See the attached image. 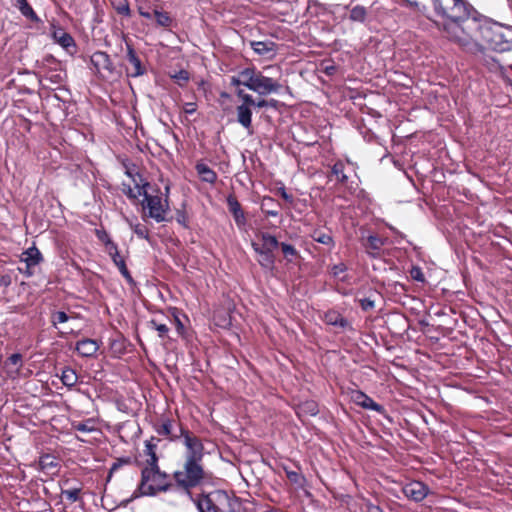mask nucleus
Wrapping results in <instances>:
<instances>
[{
  "label": "nucleus",
  "instance_id": "obj_19",
  "mask_svg": "<svg viewBox=\"0 0 512 512\" xmlns=\"http://www.w3.org/2000/svg\"><path fill=\"white\" fill-rule=\"evenodd\" d=\"M53 40L59 44L63 49L69 51V48H75L76 43L70 33L64 31L62 28H55L52 32Z\"/></svg>",
  "mask_w": 512,
  "mask_h": 512
},
{
  "label": "nucleus",
  "instance_id": "obj_5",
  "mask_svg": "<svg viewBox=\"0 0 512 512\" xmlns=\"http://www.w3.org/2000/svg\"><path fill=\"white\" fill-rule=\"evenodd\" d=\"M147 187H149V183L147 181H145L142 185L136 184L138 195L143 196V200L141 201V206L144 211L143 218H151L157 223L169 221V219L166 218L168 202L166 201V205L164 206L162 204L161 197L149 194L146 189Z\"/></svg>",
  "mask_w": 512,
  "mask_h": 512
},
{
  "label": "nucleus",
  "instance_id": "obj_24",
  "mask_svg": "<svg viewBox=\"0 0 512 512\" xmlns=\"http://www.w3.org/2000/svg\"><path fill=\"white\" fill-rule=\"evenodd\" d=\"M195 170L201 181L209 184H214L217 181V173L204 162H197Z\"/></svg>",
  "mask_w": 512,
  "mask_h": 512
},
{
  "label": "nucleus",
  "instance_id": "obj_44",
  "mask_svg": "<svg viewBox=\"0 0 512 512\" xmlns=\"http://www.w3.org/2000/svg\"><path fill=\"white\" fill-rule=\"evenodd\" d=\"M140 497H147V495H137V488H136L129 498L123 499L118 505L113 506V507H108L106 505H103V507L109 511H113L117 507L126 508L131 502H133L134 500H136Z\"/></svg>",
  "mask_w": 512,
  "mask_h": 512
},
{
  "label": "nucleus",
  "instance_id": "obj_51",
  "mask_svg": "<svg viewBox=\"0 0 512 512\" xmlns=\"http://www.w3.org/2000/svg\"><path fill=\"white\" fill-rule=\"evenodd\" d=\"M115 9H116L117 13L122 16H125V17L131 16V9H130V6H129V3L127 0H123L122 2H120L119 5H117L115 7Z\"/></svg>",
  "mask_w": 512,
  "mask_h": 512
},
{
  "label": "nucleus",
  "instance_id": "obj_43",
  "mask_svg": "<svg viewBox=\"0 0 512 512\" xmlns=\"http://www.w3.org/2000/svg\"><path fill=\"white\" fill-rule=\"evenodd\" d=\"M151 329H154L158 332V336L161 339H165L168 336L169 328L166 324L158 323L156 320L152 319L148 323Z\"/></svg>",
  "mask_w": 512,
  "mask_h": 512
},
{
  "label": "nucleus",
  "instance_id": "obj_31",
  "mask_svg": "<svg viewBox=\"0 0 512 512\" xmlns=\"http://www.w3.org/2000/svg\"><path fill=\"white\" fill-rule=\"evenodd\" d=\"M344 169L345 164L340 160L336 161L331 167V174L335 176L337 182L341 184H346L348 181V176L344 172Z\"/></svg>",
  "mask_w": 512,
  "mask_h": 512
},
{
  "label": "nucleus",
  "instance_id": "obj_32",
  "mask_svg": "<svg viewBox=\"0 0 512 512\" xmlns=\"http://www.w3.org/2000/svg\"><path fill=\"white\" fill-rule=\"evenodd\" d=\"M61 381L66 387H73L78 381V376L74 369L71 367H65L61 373Z\"/></svg>",
  "mask_w": 512,
  "mask_h": 512
},
{
  "label": "nucleus",
  "instance_id": "obj_47",
  "mask_svg": "<svg viewBox=\"0 0 512 512\" xmlns=\"http://www.w3.org/2000/svg\"><path fill=\"white\" fill-rule=\"evenodd\" d=\"M73 428L82 433H90L95 430V427L91 425V420L74 423Z\"/></svg>",
  "mask_w": 512,
  "mask_h": 512
},
{
  "label": "nucleus",
  "instance_id": "obj_22",
  "mask_svg": "<svg viewBox=\"0 0 512 512\" xmlns=\"http://www.w3.org/2000/svg\"><path fill=\"white\" fill-rule=\"evenodd\" d=\"M57 91L50 93L46 99L51 102L54 106L60 107L61 104L66 105L71 100V92L66 87H58Z\"/></svg>",
  "mask_w": 512,
  "mask_h": 512
},
{
  "label": "nucleus",
  "instance_id": "obj_20",
  "mask_svg": "<svg viewBox=\"0 0 512 512\" xmlns=\"http://www.w3.org/2000/svg\"><path fill=\"white\" fill-rule=\"evenodd\" d=\"M251 246L255 253H257L260 256L259 264L262 268L265 269H273L275 266V256L272 251L266 249L261 250L260 245L256 242H252Z\"/></svg>",
  "mask_w": 512,
  "mask_h": 512
},
{
  "label": "nucleus",
  "instance_id": "obj_46",
  "mask_svg": "<svg viewBox=\"0 0 512 512\" xmlns=\"http://www.w3.org/2000/svg\"><path fill=\"white\" fill-rule=\"evenodd\" d=\"M69 319L70 317L65 311H56L52 314L51 322L56 327L57 324L66 323Z\"/></svg>",
  "mask_w": 512,
  "mask_h": 512
},
{
  "label": "nucleus",
  "instance_id": "obj_12",
  "mask_svg": "<svg viewBox=\"0 0 512 512\" xmlns=\"http://www.w3.org/2000/svg\"><path fill=\"white\" fill-rule=\"evenodd\" d=\"M226 203L229 212L232 214L233 219L238 228L246 225V217L241 204L233 194H229L226 198Z\"/></svg>",
  "mask_w": 512,
  "mask_h": 512
},
{
  "label": "nucleus",
  "instance_id": "obj_50",
  "mask_svg": "<svg viewBox=\"0 0 512 512\" xmlns=\"http://www.w3.org/2000/svg\"><path fill=\"white\" fill-rule=\"evenodd\" d=\"M358 303L364 312H368L375 307V300L371 296L359 299Z\"/></svg>",
  "mask_w": 512,
  "mask_h": 512
},
{
  "label": "nucleus",
  "instance_id": "obj_55",
  "mask_svg": "<svg viewBox=\"0 0 512 512\" xmlns=\"http://www.w3.org/2000/svg\"><path fill=\"white\" fill-rule=\"evenodd\" d=\"M303 407L311 416H316L319 412L318 406L314 401L305 402Z\"/></svg>",
  "mask_w": 512,
  "mask_h": 512
},
{
  "label": "nucleus",
  "instance_id": "obj_18",
  "mask_svg": "<svg viewBox=\"0 0 512 512\" xmlns=\"http://www.w3.org/2000/svg\"><path fill=\"white\" fill-rule=\"evenodd\" d=\"M12 5L19 10L21 15L33 23H40L41 19L34 11L28 0H11Z\"/></svg>",
  "mask_w": 512,
  "mask_h": 512
},
{
  "label": "nucleus",
  "instance_id": "obj_53",
  "mask_svg": "<svg viewBox=\"0 0 512 512\" xmlns=\"http://www.w3.org/2000/svg\"><path fill=\"white\" fill-rule=\"evenodd\" d=\"M159 457L158 455L149 456L146 460V465L143 468H151L154 471H157L159 467Z\"/></svg>",
  "mask_w": 512,
  "mask_h": 512
},
{
  "label": "nucleus",
  "instance_id": "obj_39",
  "mask_svg": "<svg viewBox=\"0 0 512 512\" xmlns=\"http://www.w3.org/2000/svg\"><path fill=\"white\" fill-rule=\"evenodd\" d=\"M249 78V67H246L239 71L238 75L232 76L230 78V85L237 88H240V86L245 87V81Z\"/></svg>",
  "mask_w": 512,
  "mask_h": 512
},
{
  "label": "nucleus",
  "instance_id": "obj_25",
  "mask_svg": "<svg viewBox=\"0 0 512 512\" xmlns=\"http://www.w3.org/2000/svg\"><path fill=\"white\" fill-rule=\"evenodd\" d=\"M384 244L385 240L376 234L369 235L366 241L363 242V246L367 249V253L372 257L376 256Z\"/></svg>",
  "mask_w": 512,
  "mask_h": 512
},
{
  "label": "nucleus",
  "instance_id": "obj_4",
  "mask_svg": "<svg viewBox=\"0 0 512 512\" xmlns=\"http://www.w3.org/2000/svg\"><path fill=\"white\" fill-rule=\"evenodd\" d=\"M202 460H185L184 471H175L173 477L178 486L185 490L189 498H193L192 488L199 486L205 475Z\"/></svg>",
  "mask_w": 512,
  "mask_h": 512
},
{
  "label": "nucleus",
  "instance_id": "obj_16",
  "mask_svg": "<svg viewBox=\"0 0 512 512\" xmlns=\"http://www.w3.org/2000/svg\"><path fill=\"white\" fill-rule=\"evenodd\" d=\"M99 349V343L90 338H84L77 341L75 350L83 357H93Z\"/></svg>",
  "mask_w": 512,
  "mask_h": 512
},
{
  "label": "nucleus",
  "instance_id": "obj_11",
  "mask_svg": "<svg viewBox=\"0 0 512 512\" xmlns=\"http://www.w3.org/2000/svg\"><path fill=\"white\" fill-rule=\"evenodd\" d=\"M126 50V59L133 66V71L129 72L127 70V75L134 78L144 75L146 73V68L143 65L140 57L137 55L134 47L131 44L126 43Z\"/></svg>",
  "mask_w": 512,
  "mask_h": 512
},
{
  "label": "nucleus",
  "instance_id": "obj_21",
  "mask_svg": "<svg viewBox=\"0 0 512 512\" xmlns=\"http://www.w3.org/2000/svg\"><path fill=\"white\" fill-rule=\"evenodd\" d=\"M43 261V256L40 250L35 246H31L22 252L20 263L36 267Z\"/></svg>",
  "mask_w": 512,
  "mask_h": 512
},
{
  "label": "nucleus",
  "instance_id": "obj_61",
  "mask_svg": "<svg viewBox=\"0 0 512 512\" xmlns=\"http://www.w3.org/2000/svg\"><path fill=\"white\" fill-rule=\"evenodd\" d=\"M123 193L129 198V199H136L139 195L138 192L135 193L134 190L131 188L129 184L123 183Z\"/></svg>",
  "mask_w": 512,
  "mask_h": 512
},
{
  "label": "nucleus",
  "instance_id": "obj_37",
  "mask_svg": "<svg viewBox=\"0 0 512 512\" xmlns=\"http://www.w3.org/2000/svg\"><path fill=\"white\" fill-rule=\"evenodd\" d=\"M284 106V103L280 102L276 99H265V98H259L255 99L254 108H273L274 110L279 111Z\"/></svg>",
  "mask_w": 512,
  "mask_h": 512
},
{
  "label": "nucleus",
  "instance_id": "obj_1",
  "mask_svg": "<svg viewBox=\"0 0 512 512\" xmlns=\"http://www.w3.org/2000/svg\"><path fill=\"white\" fill-rule=\"evenodd\" d=\"M435 13L446 19L443 28L449 39L462 45H468L467 34L473 32L472 18L476 9L465 0H451L448 8L442 0H432Z\"/></svg>",
  "mask_w": 512,
  "mask_h": 512
},
{
  "label": "nucleus",
  "instance_id": "obj_56",
  "mask_svg": "<svg viewBox=\"0 0 512 512\" xmlns=\"http://www.w3.org/2000/svg\"><path fill=\"white\" fill-rule=\"evenodd\" d=\"M347 266L345 263H338V264H335L332 266L331 268V274L334 276V277H338L340 274L344 273L347 271Z\"/></svg>",
  "mask_w": 512,
  "mask_h": 512
},
{
  "label": "nucleus",
  "instance_id": "obj_23",
  "mask_svg": "<svg viewBox=\"0 0 512 512\" xmlns=\"http://www.w3.org/2000/svg\"><path fill=\"white\" fill-rule=\"evenodd\" d=\"M108 255L110 256L114 265L117 266V268L119 269V272L126 279V281L129 284H135V281L126 266L125 260L123 259V257L120 256L119 250L116 249L115 251L111 252Z\"/></svg>",
  "mask_w": 512,
  "mask_h": 512
},
{
  "label": "nucleus",
  "instance_id": "obj_49",
  "mask_svg": "<svg viewBox=\"0 0 512 512\" xmlns=\"http://www.w3.org/2000/svg\"><path fill=\"white\" fill-rule=\"evenodd\" d=\"M409 274H410V277L414 281L421 282V283L425 282V276H424V273H423L421 267H419L417 265L412 266L409 271Z\"/></svg>",
  "mask_w": 512,
  "mask_h": 512
},
{
  "label": "nucleus",
  "instance_id": "obj_59",
  "mask_svg": "<svg viewBox=\"0 0 512 512\" xmlns=\"http://www.w3.org/2000/svg\"><path fill=\"white\" fill-rule=\"evenodd\" d=\"M144 453L146 456L157 455V447L156 444H151V441H145V450Z\"/></svg>",
  "mask_w": 512,
  "mask_h": 512
},
{
  "label": "nucleus",
  "instance_id": "obj_52",
  "mask_svg": "<svg viewBox=\"0 0 512 512\" xmlns=\"http://www.w3.org/2000/svg\"><path fill=\"white\" fill-rule=\"evenodd\" d=\"M176 221L178 224H180L184 228H189L188 216L185 211H183V210L176 211Z\"/></svg>",
  "mask_w": 512,
  "mask_h": 512
},
{
  "label": "nucleus",
  "instance_id": "obj_54",
  "mask_svg": "<svg viewBox=\"0 0 512 512\" xmlns=\"http://www.w3.org/2000/svg\"><path fill=\"white\" fill-rule=\"evenodd\" d=\"M131 459L130 457H121L116 462H114L110 468V474H112L114 471H116L118 468H120L122 465L130 464Z\"/></svg>",
  "mask_w": 512,
  "mask_h": 512
},
{
  "label": "nucleus",
  "instance_id": "obj_3",
  "mask_svg": "<svg viewBox=\"0 0 512 512\" xmlns=\"http://www.w3.org/2000/svg\"><path fill=\"white\" fill-rule=\"evenodd\" d=\"M245 87L260 96L270 94L291 95L289 86H284L278 80L264 75L262 71L254 66L249 67V78L245 81Z\"/></svg>",
  "mask_w": 512,
  "mask_h": 512
},
{
  "label": "nucleus",
  "instance_id": "obj_41",
  "mask_svg": "<svg viewBox=\"0 0 512 512\" xmlns=\"http://www.w3.org/2000/svg\"><path fill=\"white\" fill-rule=\"evenodd\" d=\"M279 247L281 248L284 257L289 262L292 261L293 258L299 256L298 250L290 243L281 242Z\"/></svg>",
  "mask_w": 512,
  "mask_h": 512
},
{
  "label": "nucleus",
  "instance_id": "obj_36",
  "mask_svg": "<svg viewBox=\"0 0 512 512\" xmlns=\"http://www.w3.org/2000/svg\"><path fill=\"white\" fill-rule=\"evenodd\" d=\"M123 164V167L125 169V175L129 178L132 179V181L136 184H139L136 180V178L138 177L140 179V181H142L143 183L145 182V180L143 179L142 175L137 171V167L135 164L131 163L130 161L128 160H125L122 162Z\"/></svg>",
  "mask_w": 512,
  "mask_h": 512
},
{
  "label": "nucleus",
  "instance_id": "obj_30",
  "mask_svg": "<svg viewBox=\"0 0 512 512\" xmlns=\"http://www.w3.org/2000/svg\"><path fill=\"white\" fill-rule=\"evenodd\" d=\"M311 238L320 244L326 245L329 248H333L335 246V241L330 234H327L319 229H316L311 234Z\"/></svg>",
  "mask_w": 512,
  "mask_h": 512
},
{
  "label": "nucleus",
  "instance_id": "obj_35",
  "mask_svg": "<svg viewBox=\"0 0 512 512\" xmlns=\"http://www.w3.org/2000/svg\"><path fill=\"white\" fill-rule=\"evenodd\" d=\"M44 79L48 80L52 84L61 85L66 79V73L62 70L61 66L55 67L47 73Z\"/></svg>",
  "mask_w": 512,
  "mask_h": 512
},
{
  "label": "nucleus",
  "instance_id": "obj_14",
  "mask_svg": "<svg viewBox=\"0 0 512 512\" xmlns=\"http://www.w3.org/2000/svg\"><path fill=\"white\" fill-rule=\"evenodd\" d=\"M156 433L159 436L168 437L170 441L174 442L181 438L180 426L178 427V433L173 432L172 420L168 417H162L161 423L154 426Z\"/></svg>",
  "mask_w": 512,
  "mask_h": 512
},
{
  "label": "nucleus",
  "instance_id": "obj_57",
  "mask_svg": "<svg viewBox=\"0 0 512 512\" xmlns=\"http://www.w3.org/2000/svg\"><path fill=\"white\" fill-rule=\"evenodd\" d=\"M154 9L155 8L139 6L138 12L142 17L146 19H152L154 18Z\"/></svg>",
  "mask_w": 512,
  "mask_h": 512
},
{
  "label": "nucleus",
  "instance_id": "obj_28",
  "mask_svg": "<svg viewBox=\"0 0 512 512\" xmlns=\"http://www.w3.org/2000/svg\"><path fill=\"white\" fill-rule=\"evenodd\" d=\"M96 236L98 240L104 244L108 254L118 249L117 244L111 239L110 235L104 229H97Z\"/></svg>",
  "mask_w": 512,
  "mask_h": 512
},
{
  "label": "nucleus",
  "instance_id": "obj_13",
  "mask_svg": "<svg viewBox=\"0 0 512 512\" xmlns=\"http://www.w3.org/2000/svg\"><path fill=\"white\" fill-rule=\"evenodd\" d=\"M90 62L98 72L106 70L111 73L114 70L113 62L109 54L104 51L94 52L90 57Z\"/></svg>",
  "mask_w": 512,
  "mask_h": 512
},
{
  "label": "nucleus",
  "instance_id": "obj_45",
  "mask_svg": "<svg viewBox=\"0 0 512 512\" xmlns=\"http://www.w3.org/2000/svg\"><path fill=\"white\" fill-rule=\"evenodd\" d=\"M130 227L132 228L133 232L136 234L138 238L145 239L149 241V232L146 226L136 223L132 224L130 223Z\"/></svg>",
  "mask_w": 512,
  "mask_h": 512
},
{
  "label": "nucleus",
  "instance_id": "obj_6",
  "mask_svg": "<svg viewBox=\"0 0 512 512\" xmlns=\"http://www.w3.org/2000/svg\"><path fill=\"white\" fill-rule=\"evenodd\" d=\"M189 499L195 504L198 512H219L218 503L228 501L229 495L220 489L209 492L202 490L199 494L193 493V498Z\"/></svg>",
  "mask_w": 512,
  "mask_h": 512
},
{
  "label": "nucleus",
  "instance_id": "obj_26",
  "mask_svg": "<svg viewBox=\"0 0 512 512\" xmlns=\"http://www.w3.org/2000/svg\"><path fill=\"white\" fill-rule=\"evenodd\" d=\"M324 320L326 324L346 329L350 327L349 321L335 310H330L325 314Z\"/></svg>",
  "mask_w": 512,
  "mask_h": 512
},
{
  "label": "nucleus",
  "instance_id": "obj_7",
  "mask_svg": "<svg viewBox=\"0 0 512 512\" xmlns=\"http://www.w3.org/2000/svg\"><path fill=\"white\" fill-rule=\"evenodd\" d=\"M172 487L170 482L158 483L156 472L151 468L141 469V479L137 485V495L155 497L159 492H167Z\"/></svg>",
  "mask_w": 512,
  "mask_h": 512
},
{
  "label": "nucleus",
  "instance_id": "obj_17",
  "mask_svg": "<svg viewBox=\"0 0 512 512\" xmlns=\"http://www.w3.org/2000/svg\"><path fill=\"white\" fill-rule=\"evenodd\" d=\"M251 47L253 51L263 57L271 58L277 52V44L273 41H252Z\"/></svg>",
  "mask_w": 512,
  "mask_h": 512
},
{
  "label": "nucleus",
  "instance_id": "obj_42",
  "mask_svg": "<svg viewBox=\"0 0 512 512\" xmlns=\"http://www.w3.org/2000/svg\"><path fill=\"white\" fill-rule=\"evenodd\" d=\"M80 493H81V488L80 487H74V488H70V489H62L61 490V494L63 496L66 497V499L70 502V503H75L77 501H79L81 498H80Z\"/></svg>",
  "mask_w": 512,
  "mask_h": 512
},
{
  "label": "nucleus",
  "instance_id": "obj_40",
  "mask_svg": "<svg viewBox=\"0 0 512 512\" xmlns=\"http://www.w3.org/2000/svg\"><path fill=\"white\" fill-rule=\"evenodd\" d=\"M170 77L171 79L174 80V82L179 86V87H185V85L187 84V82L189 81L190 79V74L187 70L185 69H180L179 71H176L174 72L173 74H170Z\"/></svg>",
  "mask_w": 512,
  "mask_h": 512
},
{
  "label": "nucleus",
  "instance_id": "obj_8",
  "mask_svg": "<svg viewBox=\"0 0 512 512\" xmlns=\"http://www.w3.org/2000/svg\"><path fill=\"white\" fill-rule=\"evenodd\" d=\"M180 432L183 444L186 447L185 460H202L204 457V445L201 439L183 426H180Z\"/></svg>",
  "mask_w": 512,
  "mask_h": 512
},
{
  "label": "nucleus",
  "instance_id": "obj_62",
  "mask_svg": "<svg viewBox=\"0 0 512 512\" xmlns=\"http://www.w3.org/2000/svg\"><path fill=\"white\" fill-rule=\"evenodd\" d=\"M278 194L288 203L293 202V196L289 194L284 186L278 188Z\"/></svg>",
  "mask_w": 512,
  "mask_h": 512
},
{
  "label": "nucleus",
  "instance_id": "obj_9",
  "mask_svg": "<svg viewBox=\"0 0 512 512\" xmlns=\"http://www.w3.org/2000/svg\"><path fill=\"white\" fill-rule=\"evenodd\" d=\"M352 400L353 402L360 406L363 409L366 410H372L380 415L387 418L389 421H391V418L388 416L386 409L381 404L375 402L373 398L368 396L366 393H364L361 390H355L352 392Z\"/></svg>",
  "mask_w": 512,
  "mask_h": 512
},
{
  "label": "nucleus",
  "instance_id": "obj_48",
  "mask_svg": "<svg viewBox=\"0 0 512 512\" xmlns=\"http://www.w3.org/2000/svg\"><path fill=\"white\" fill-rule=\"evenodd\" d=\"M235 94L242 101L241 104H253L255 102V98L251 94L246 93L242 88H237Z\"/></svg>",
  "mask_w": 512,
  "mask_h": 512
},
{
  "label": "nucleus",
  "instance_id": "obj_15",
  "mask_svg": "<svg viewBox=\"0 0 512 512\" xmlns=\"http://www.w3.org/2000/svg\"><path fill=\"white\" fill-rule=\"evenodd\" d=\"M254 104H240L236 107L237 122L248 131L252 128V115Z\"/></svg>",
  "mask_w": 512,
  "mask_h": 512
},
{
  "label": "nucleus",
  "instance_id": "obj_27",
  "mask_svg": "<svg viewBox=\"0 0 512 512\" xmlns=\"http://www.w3.org/2000/svg\"><path fill=\"white\" fill-rule=\"evenodd\" d=\"M280 204L275 201L274 198L270 196H264L261 201V210L266 216L277 217L279 215V211L277 207Z\"/></svg>",
  "mask_w": 512,
  "mask_h": 512
},
{
  "label": "nucleus",
  "instance_id": "obj_10",
  "mask_svg": "<svg viewBox=\"0 0 512 512\" xmlns=\"http://www.w3.org/2000/svg\"><path fill=\"white\" fill-rule=\"evenodd\" d=\"M430 489L429 487L422 481H411L405 484L402 488V492L410 500L414 502H421L424 500Z\"/></svg>",
  "mask_w": 512,
  "mask_h": 512
},
{
  "label": "nucleus",
  "instance_id": "obj_58",
  "mask_svg": "<svg viewBox=\"0 0 512 512\" xmlns=\"http://www.w3.org/2000/svg\"><path fill=\"white\" fill-rule=\"evenodd\" d=\"M24 265H25L24 267L19 266L18 271L27 278L32 277L35 273V270H34L35 267L27 265V264H24Z\"/></svg>",
  "mask_w": 512,
  "mask_h": 512
},
{
  "label": "nucleus",
  "instance_id": "obj_2",
  "mask_svg": "<svg viewBox=\"0 0 512 512\" xmlns=\"http://www.w3.org/2000/svg\"><path fill=\"white\" fill-rule=\"evenodd\" d=\"M471 24L473 25V32L467 34L468 44L471 40H480L489 49L497 52H505L511 49V42L507 39L502 24L484 17L478 11H475Z\"/></svg>",
  "mask_w": 512,
  "mask_h": 512
},
{
  "label": "nucleus",
  "instance_id": "obj_38",
  "mask_svg": "<svg viewBox=\"0 0 512 512\" xmlns=\"http://www.w3.org/2000/svg\"><path fill=\"white\" fill-rule=\"evenodd\" d=\"M39 466L41 470H50L52 468H56L58 466V462L53 455L46 453L40 456Z\"/></svg>",
  "mask_w": 512,
  "mask_h": 512
},
{
  "label": "nucleus",
  "instance_id": "obj_33",
  "mask_svg": "<svg viewBox=\"0 0 512 512\" xmlns=\"http://www.w3.org/2000/svg\"><path fill=\"white\" fill-rule=\"evenodd\" d=\"M367 18V9L362 5H356L350 9L349 20L364 23Z\"/></svg>",
  "mask_w": 512,
  "mask_h": 512
},
{
  "label": "nucleus",
  "instance_id": "obj_34",
  "mask_svg": "<svg viewBox=\"0 0 512 512\" xmlns=\"http://www.w3.org/2000/svg\"><path fill=\"white\" fill-rule=\"evenodd\" d=\"M154 19L157 26L163 28H169L173 23V18L169 13L159 9H154Z\"/></svg>",
  "mask_w": 512,
  "mask_h": 512
},
{
  "label": "nucleus",
  "instance_id": "obj_29",
  "mask_svg": "<svg viewBox=\"0 0 512 512\" xmlns=\"http://www.w3.org/2000/svg\"><path fill=\"white\" fill-rule=\"evenodd\" d=\"M260 238L263 242L262 246H260L261 250L268 249L273 252V250L278 248L281 243L277 240L276 236H274L268 232L260 233Z\"/></svg>",
  "mask_w": 512,
  "mask_h": 512
},
{
  "label": "nucleus",
  "instance_id": "obj_63",
  "mask_svg": "<svg viewBox=\"0 0 512 512\" xmlns=\"http://www.w3.org/2000/svg\"><path fill=\"white\" fill-rule=\"evenodd\" d=\"M155 472L157 476V484L167 482L166 480L168 478V474L165 471H162L160 468H158V470Z\"/></svg>",
  "mask_w": 512,
  "mask_h": 512
},
{
  "label": "nucleus",
  "instance_id": "obj_60",
  "mask_svg": "<svg viewBox=\"0 0 512 512\" xmlns=\"http://www.w3.org/2000/svg\"><path fill=\"white\" fill-rule=\"evenodd\" d=\"M7 361H8L11 365H15V366H16V365H19V366H21V364H22V354H21V353H18V352H17V353H13V354H11V355L8 357Z\"/></svg>",
  "mask_w": 512,
  "mask_h": 512
},
{
  "label": "nucleus",
  "instance_id": "obj_64",
  "mask_svg": "<svg viewBox=\"0 0 512 512\" xmlns=\"http://www.w3.org/2000/svg\"><path fill=\"white\" fill-rule=\"evenodd\" d=\"M184 112L188 115H192L196 112V104L193 102H187L184 105Z\"/></svg>",
  "mask_w": 512,
  "mask_h": 512
}]
</instances>
